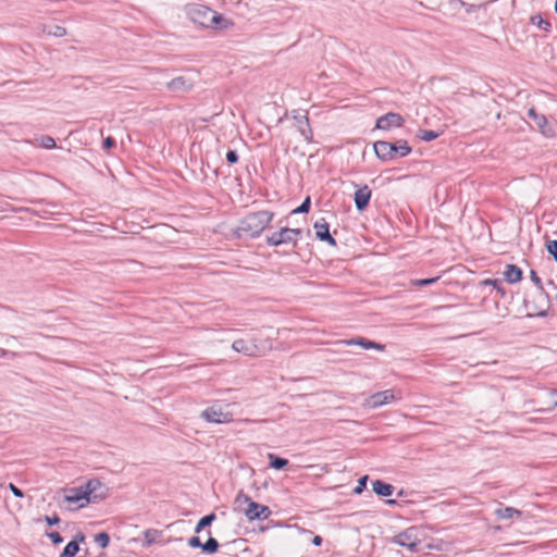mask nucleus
I'll return each mask as SVG.
<instances>
[{
    "label": "nucleus",
    "mask_w": 557,
    "mask_h": 557,
    "mask_svg": "<svg viewBox=\"0 0 557 557\" xmlns=\"http://www.w3.org/2000/svg\"><path fill=\"white\" fill-rule=\"evenodd\" d=\"M423 532L417 527H410L403 532L396 534L392 539V543L405 547L410 553H416L420 549L422 543Z\"/></svg>",
    "instance_id": "obj_5"
},
{
    "label": "nucleus",
    "mask_w": 557,
    "mask_h": 557,
    "mask_svg": "<svg viewBox=\"0 0 557 557\" xmlns=\"http://www.w3.org/2000/svg\"><path fill=\"white\" fill-rule=\"evenodd\" d=\"M78 550H79L78 542L77 541H71L64 547V549L61 553L60 557H74L78 553Z\"/></svg>",
    "instance_id": "obj_21"
},
{
    "label": "nucleus",
    "mask_w": 557,
    "mask_h": 557,
    "mask_svg": "<svg viewBox=\"0 0 557 557\" xmlns=\"http://www.w3.org/2000/svg\"><path fill=\"white\" fill-rule=\"evenodd\" d=\"M310 209V198L307 197L305 199V201L301 203V206H299L298 208L294 209L292 211L293 214H296V213H307Z\"/></svg>",
    "instance_id": "obj_31"
},
{
    "label": "nucleus",
    "mask_w": 557,
    "mask_h": 557,
    "mask_svg": "<svg viewBox=\"0 0 557 557\" xmlns=\"http://www.w3.org/2000/svg\"><path fill=\"white\" fill-rule=\"evenodd\" d=\"M84 490L88 497V504L104 499L108 493V488L97 479L89 480Z\"/></svg>",
    "instance_id": "obj_10"
},
{
    "label": "nucleus",
    "mask_w": 557,
    "mask_h": 557,
    "mask_svg": "<svg viewBox=\"0 0 557 557\" xmlns=\"http://www.w3.org/2000/svg\"><path fill=\"white\" fill-rule=\"evenodd\" d=\"M268 457L270 459V466L276 470L283 469L288 463L287 459L277 457L274 454H269Z\"/></svg>",
    "instance_id": "obj_23"
},
{
    "label": "nucleus",
    "mask_w": 557,
    "mask_h": 557,
    "mask_svg": "<svg viewBox=\"0 0 557 557\" xmlns=\"http://www.w3.org/2000/svg\"><path fill=\"white\" fill-rule=\"evenodd\" d=\"M226 160L230 162V163H236L237 160H238V157H237V153L236 151L234 150H231L226 153Z\"/></svg>",
    "instance_id": "obj_38"
},
{
    "label": "nucleus",
    "mask_w": 557,
    "mask_h": 557,
    "mask_svg": "<svg viewBox=\"0 0 557 557\" xmlns=\"http://www.w3.org/2000/svg\"><path fill=\"white\" fill-rule=\"evenodd\" d=\"M484 284L497 286L499 284V281H497V280H485Z\"/></svg>",
    "instance_id": "obj_43"
},
{
    "label": "nucleus",
    "mask_w": 557,
    "mask_h": 557,
    "mask_svg": "<svg viewBox=\"0 0 557 557\" xmlns=\"http://www.w3.org/2000/svg\"><path fill=\"white\" fill-rule=\"evenodd\" d=\"M453 5H459L466 9L467 13L474 12L479 7L475 4H468L463 2L462 0H451L450 1Z\"/></svg>",
    "instance_id": "obj_28"
},
{
    "label": "nucleus",
    "mask_w": 557,
    "mask_h": 557,
    "mask_svg": "<svg viewBox=\"0 0 557 557\" xmlns=\"http://www.w3.org/2000/svg\"><path fill=\"white\" fill-rule=\"evenodd\" d=\"M63 499L67 504H75L76 508H84L88 505L84 486L66 490Z\"/></svg>",
    "instance_id": "obj_11"
},
{
    "label": "nucleus",
    "mask_w": 557,
    "mask_h": 557,
    "mask_svg": "<svg viewBox=\"0 0 557 557\" xmlns=\"http://www.w3.org/2000/svg\"><path fill=\"white\" fill-rule=\"evenodd\" d=\"M404 123V119L401 115L397 113L389 112L376 121V128L388 131L394 127H400Z\"/></svg>",
    "instance_id": "obj_12"
},
{
    "label": "nucleus",
    "mask_w": 557,
    "mask_h": 557,
    "mask_svg": "<svg viewBox=\"0 0 557 557\" xmlns=\"http://www.w3.org/2000/svg\"><path fill=\"white\" fill-rule=\"evenodd\" d=\"M348 345H359L366 349H370V348H375V349H379V350H382L383 349V346L375 343V342H371V341H368V339H364V338H359V339H351V341H348L347 342Z\"/></svg>",
    "instance_id": "obj_20"
},
{
    "label": "nucleus",
    "mask_w": 557,
    "mask_h": 557,
    "mask_svg": "<svg viewBox=\"0 0 557 557\" xmlns=\"http://www.w3.org/2000/svg\"><path fill=\"white\" fill-rule=\"evenodd\" d=\"M4 354L5 351L2 348H0V357L4 356Z\"/></svg>",
    "instance_id": "obj_47"
},
{
    "label": "nucleus",
    "mask_w": 557,
    "mask_h": 557,
    "mask_svg": "<svg viewBox=\"0 0 557 557\" xmlns=\"http://www.w3.org/2000/svg\"><path fill=\"white\" fill-rule=\"evenodd\" d=\"M232 348L242 352L246 356H259L264 355L267 351L273 349V344L271 338H267L264 343L256 344V339H236L232 344Z\"/></svg>",
    "instance_id": "obj_6"
},
{
    "label": "nucleus",
    "mask_w": 557,
    "mask_h": 557,
    "mask_svg": "<svg viewBox=\"0 0 557 557\" xmlns=\"http://www.w3.org/2000/svg\"><path fill=\"white\" fill-rule=\"evenodd\" d=\"M160 230H161V231H163V232H165V233L172 232V228H171V227H169L168 225H162V226H160Z\"/></svg>",
    "instance_id": "obj_46"
},
{
    "label": "nucleus",
    "mask_w": 557,
    "mask_h": 557,
    "mask_svg": "<svg viewBox=\"0 0 557 557\" xmlns=\"http://www.w3.org/2000/svg\"><path fill=\"white\" fill-rule=\"evenodd\" d=\"M39 141H40L39 145L42 148L51 149V148L55 147V140L52 137H50V136H42L39 139Z\"/></svg>",
    "instance_id": "obj_29"
},
{
    "label": "nucleus",
    "mask_w": 557,
    "mask_h": 557,
    "mask_svg": "<svg viewBox=\"0 0 557 557\" xmlns=\"http://www.w3.org/2000/svg\"><path fill=\"white\" fill-rule=\"evenodd\" d=\"M304 121L306 124L308 123V119L306 116H304Z\"/></svg>",
    "instance_id": "obj_50"
},
{
    "label": "nucleus",
    "mask_w": 557,
    "mask_h": 557,
    "mask_svg": "<svg viewBox=\"0 0 557 557\" xmlns=\"http://www.w3.org/2000/svg\"><path fill=\"white\" fill-rule=\"evenodd\" d=\"M368 476L364 475L358 480V485L355 487L354 492L356 494L362 493V491L366 488Z\"/></svg>",
    "instance_id": "obj_33"
},
{
    "label": "nucleus",
    "mask_w": 557,
    "mask_h": 557,
    "mask_svg": "<svg viewBox=\"0 0 557 557\" xmlns=\"http://www.w3.org/2000/svg\"><path fill=\"white\" fill-rule=\"evenodd\" d=\"M495 513L499 519H520L522 516L520 510L512 507L498 508Z\"/></svg>",
    "instance_id": "obj_18"
},
{
    "label": "nucleus",
    "mask_w": 557,
    "mask_h": 557,
    "mask_svg": "<svg viewBox=\"0 0 557 557\" xmlns=\"http://www.w3.org/2000/svg\"><path fill=\"white\" fill-rule=\"evenodd\" d=\"M95 542L101 547L106 548L109 545L110 537L106 532L98 533L95 536Z\"/></svg>",
    "instance_id": "obj_27"
},
{
    "label": "nucleus",
    "mask_w": 557,
    "mask_h": 557,
    "mask_svg": "<svg viewBox=\"0 0 557 557\" xmlns=\"http://www.w3.org/2000/svg\"><path fill=\"white\" fill-rule=\"evenodd\" d=\"M300 228L282 227L267 237L270 246H280L284 244H296L300 236Z\"/></svg>",
    "instance_id": "obj_7"
},
{
    "label": "nucleus",
    "mask_w": 557,
    "mask_h": 557,
    "mask_svg": "<svg viewBox=\"0 0 557 557\" xmlns=\"http://www.w3.org/2000/svg\"><path fill=\"white\" fill-rule=\"evenodd\" d=\"M84 539H85V537H84V535H81V536L78 537V541L83 542V541H84Z\"/></svg>",
    "instance_id": "obj_49"
},
{
    "label": "nucleus",
    "mask_w": 557,
    "mask_h": 557,
    "mask_svg": "<svg viewBox=\"0 0 557 557\" xmlns=\"http://www.w3.org/2000/svg\"><path fill=\"white\" fill-rule=\"evenodd\" d=\"M193 87L191 82L186 79L183 76H178L173 78L171 82L168 83V88L175 92H184L190 90Z\"/></svg>",
    "instance_id": "obj_16"
},
{
    "label": "nucleus",
    "mask_w": 557,
    "mask_h": 557,
    "mask_svg": "<svg viewBox=\"0 0 557 557\" xmlns=\"http://www.w3.org/2000/svg\"><path fill=\"white\" fill-rule=\"evenodd\" d=\"M400 398L401 394L399 391L386 389L371 395L366 399L364 406L371 409H375Z\"/></svg>",
    "instance_id": "obj_8"
},
{
    "label": "nucleus",
    "mask_w": 557,
    "mask_h": 557,
    "mask_svg": "<svg viewBox=\"0 0 557 557\" xmlns=\"http://www.w3.org/2000/svg\"><path fill=\"white\" fill-rule=\"evenodd\" d=\"M46 521L48 522V524L52 525V524L59 523L60 520L57 516H53V517H46Z\"/></svg>",
    "instance_id": "obj_41"
},
{
    "label": "nucleus",
    "mask_w": 557,
    "mask_h": 557,
    "mask_svg": "<svg viewBox=\"0 0 557 557\" xmlns=\"http://www.w3.org/2000/svg\"><path fill=\"white\" fill-rule=\"evenodd\" d=\"M528 116L531 117L540 132L546 136L549 137L553 134L552 128L548 126L547 120L544 115L539 114L534 108L529 109Z\"/></svg>",
    "instance_id": "obj_14"
},
{
    "label": "nucleus",
    "mask_w": 557,
    "mask_h": 557,
    "mask_svg": "<svg viewBox=\"0 0 557 557\" xmlns=\"http://www.w3.org/2000/svg\"><path fill=\"white\" fill-rule=\"evenodd\" d=\"M437 280H438V277L417 280L413 282V284L419 285V286H426V285L435 283Z\"/></svg>",
    "instance_id": "obj_36"
},
{
    "label": "nucleus",
    "mask_w": 557,
    "mask_h": 557,
    "mask_svg": "<svg viewBox=\"0 0 557 557\" xmlns=\"http://www.w3.org/2000/svg\"><path fill=\"white\" fill-rule=\"evenodd\" d=\"M268 337L261 338V337L252 336L250 339H256V344H260V343H264V341Z\"/></svg>",
    "instance_id": "obj_45"
},
{
    "label": "nucleus",
    "mask_w": 557,
    "mask_h": 557,
    "mask_svg": "<svg viewBox=\"0 0 557 557\" xmlns=\"http://www.w3.org/2000/svg\"><path fill=\"white\" fill-rule=\"evenodd\" d=\"M313 227L318 239L327 242L331 246H336V240L331 236L329 224L324 220L315 222Z\"/></svg>",
    "instance_id": "obj_15"
},
{
    "label": "nucleus",
    "mask_w": 557,
    "mask_h": 557,
    "mask_svg": "<svg viewBox=\"0 0 557 557\" xmlns=\"http://www.w3.org/2000/svg\"><path fill=\"white\" fill-rule=\"evenodd\" d=\"M48 536L54 544H59L63 541L62 536L58 532H51Z\"/></svg>",
    "instance_id": "obj_37"
},
{
    "label": "nucleus",
    "mask_w": 557,
    "mask_h": 557,
    "mask_svg": "<svg viewBox=\"0 0 557 557\" xmlns=\"http://www.w3.org/2000/svg\"><path fill=\"white\" fill-rule=\"evenodd\" d=\"M531 280L536 284V285H540L541 284V280L540 277L536 275V273L534 271H531Z\"/></svg>",
    "instance_id": "obj_42"
},
{
    "label": "nucleus",
    "mask_w": 557,
    "mask_h": 557,
    "mask_svg": "<svg viewBox=\"0 0 557 557\" xmlns=\"http://www.w3.org/2000/svg\"><path fill=\"white\" fill-rule=\"evenodd\" d=\"M419 137L424 141H431L438 137V134L434 131H420Z\"/></svg>",
    "instance_id": "obj_30"
},
{
    "label": "nucleus",
    "mask_w": 557,
    "mask_h": 557,
    "mask_svg": "<svg viewBox=\"0 0 557 557\" xmlns=\"http://www.w3.org/2000/svg\"><path fill=\"white\" fill-rule=\"evenodd\" d=\"M9 488L13 493L14 496H16V497L24 496L23 492L20 488H17L13 483L9 484Z\"/></svg>",
    "instance_id": "obj_39"
},
{
    "label": "nucleus",
    "mask_w": 557,
    "mask_h": 557,
    "mask_svg": "<svg viewBox=\"0 0 557 557\" xmlns=\"http://www.w3.org/2000/svg\"><path fill=\"white\" fill-rule=\"evenodd\" d=\"M159 535H160V532L158 530H153V529L146 530L144 532V539H145L144 546L145 547L150 546L152 543H154L157 541Z\"/></svg>",
    "instance_id": "obj_24"
},
{
    "label": "nucleus",
    "mask_w": 557,
    "mask_h": 557,
    "mask_svg": "<svg viewBox=\"0 0 557 557\" xmlns=\"http://www.w3.org/2000/svg\"><path fill=\"white\" fill-rule=\"evenodd\" d=\"M201 418L211 423H228L232 413L219 405L211 406L201 412Z\"/></svg>",
    "instance_id": "obj_9"
},
{
    "label": "nucleus",
    "mask_w": 557,
    "mask_h": 557,
    "mask_svg": "<svg viewBox=\"0 0 557 557\" xmlns=\"http://www.w3.org/2000/svg\"><path fill=\"white\" fill-rule=\"evenodd\" d=\"M322 470H324L325 472H327V471H329L327 466H323V467H322Z\"/></svg>",
    "instance_id": "obj_48"
},
{
    "label": "nucleus",
    "mask_w": 557,
    "mask_h": 557,
    "mask_svg": "<svg viewBox=\"0 0 557 557\" xmlns=\"http://www.w3.org/2000/svg\"><path fill=\"white\" fill-rule=\"evenodd\" d=\"M322 542V539L320 536H314L313 540H312V543L315 545V546H319Z\"/></svg>",
    "instance_id": "obj_44"
},
{
    "label": "nucleus",
    "mask_w": 557,
    "mask_h": 557,
    "mask_svg": "<svg viewBox=\"0 0 557 557\" xmlns=\"http://www.w3.org/2000/svg\"><path fill=\"white\" fill-rule=\"evenodd\" d=\"M504 277L510 284L518 283L522 277V271L513 264H508L504 271Z\"/></svg>",
    "instance_id": "obj_17"
},
{
    "label": "nucleus",
    "mask_w": 557,
    "mask_h": 557,
    "mask_svg": "<svg viewBox=\"0 0 557 557\" xmlns=\"http://www.w3.org/2000/svg\"><path fill=\"white\" fill-rule=\"evenodd\" d=\"M186 13L193 23L208 29L223 30L233 26L228 18L200 3L188 4Z\"/></svg>",
    "instance_id": "obj_1"
},
{
    "label": "nucleus",
    "mask_w": 557,
    "mask_h": 557,
    "mask_svg": "<svg viewBox=\"0 0 557 557\" xmlns=\"http://www.w3.org/2000/svg\"><path fill=\"white\" fill-rule=\"evenodd\" d=\"M554 406L557 407V400L555 401Z\"/></svg>",
    "instance_id": "obj_51"
},
{
    "label": "nucleus",
    "mask_w": 557,
    "mask_h": 557,
    "mask_svg": "<svg viewBox=\"0 0 557 557\" xmlns=\"http://www.w3.org/2000/svg\"><path fill=\"white\" fill-rule=\"evenodd\" d=\"M219 543L215 539L209 537L206 543L202 544V552L207 554H214L218 552Z\"/></svg>",
    "instance_id": "obj_26"
},
{
    "label": "nucleus",
    "mask_w": 557,
    "mask_h": 557,
    "mask_svg": "<svg viewBox=\"0 0 557 557\" xmlns=\"http://www.w3.org/2000/svg\"><path fill=\"white\" fill-rule=\"evenodd\" d=\"M113 146H114V140H113V138H111V137H107V138L104 139V141H103V148H104V149H110V148H111V147H113Z\"/></svg>",
    "instance_id": "obj_40"
},
{
    "label": "nucleus",
    "mask_w": 557,
    "mask_h": 557,
    "mask_svg": "<svg viewBox=\"0 0 557 557\" xmlns=\"http://www.w3.org/2000/svg\"><path fill=\"white\" fill-rule=\"evenodd\" d=\"M273 214L269 211H259L245 216L237 226L239 236H258L271 222Z\"/></svg>",
    "instance_id": "obj_2"
},
{
    "label": "nucleus",
    "mask_w": 557,
    "mask_h": 557,
    "mask_svg": "<svg viewBox=\"0 0 557 557\" xmlns=\"http://www.w3.org/2000/svg\"><path fill=\"white\" fill-rule=\"evenodd\" d=\"M49 34L55 37H62L66 34V32L65 28L62 26H53V29L49 30Z\"/></svg>",
    "instance_id": "obj_34"
},
{
    "label": "nucleus",
    "mask_w": 557,
    "mask_h": 557,
    "mask_svg": "<svg viewBox=\"0 0 557 557\" xmlns=\"http://www.w3.org/2000/svg\"><path fill=\"white\" fill-rule=\"evenodd\" d=\"M235 509L243 512L249 521L265 520L270 517L271 510L268 506L260 505L246 495L239 492L235 498Z\"/></svg>",
    "instance_id": "obj_3"
},
{
    "label": "nucleus",
    "mask_w": 557,
    "mask_h": 557,
    "mask_svg": "<svg viewBox=\"0 0 557 557\" xmlns=\"http://www.w3.org/2000/svg\"><path fill=\"white\" fill-rule=\"evenodd\" d=\"M547 251L554 257L557 261V240H549L546 245Z\"/></svg>",
    "instance_id": "obj_32"
},
{
    "label": "nucleus",
    "mask_w": 557,
    "mask_h": 557,
    "mask_svg": "<svg viewBox=\"0 0 557 557\" xmlns=\"http://www.w3.org/2000/svg\"><path fill=\"white\" fill-rule=\"evenodd\" d=\"M202 544L200 542V539L198 536H193L188 540V545L193 548H201L202 549Z\"/></svg>",
    "instance_id": "obj_35"
},
{
    "label": "nucleus",
    "mask_w": 557,
    "mask_h": 557,
    "mask_svg": "<svg viewBox=\"0 0 557 557\" xmlns=\"http://www.w3.org/2000/svg\"><path fill=\"white\" fill-rule=\"evenodd\" d=\"M374 152L382 161H389L397 157H405L411 152V148L406 140H398L396 143H388L379 140L373 146Z\"/></svg>",
    "instance_id": "obj_4"
},
{
    "label": "nucleus",
    "mask_w": 557,
    "mask_h": 557,
    "mask_svg": "<svg viewBox=\"0 0 557 557\" xmlns=\"http://www.w3.org/2000/svg\"><path fill=\"white\" fill-rule=\"evenodd\" d=\"M215 518L216 517L214 513H210L201 518L196 524L195 532L200 533L205 528L209 527L215 520Z\"/></svg>",
    "instance_id": "obj_22"
},
{
    "label": "nucleus",
    "mask_w": 557,
    "mask_h": 557,
    "mask_svg": "<svg viewBox=\"0 0 557 557\" xmlns=\"http://www.w3.org/2000/svg\"><path fill=\"white\" fill-rule=\"evenodd\" d=\"M531 23L545 32L550 30V23L544 20L541 15H533L531 17Z\"/></svg>",
    "instance_id": "obj_25"
},
{
    "label": "nucleus",
    "mask_w": 557,
    "mask_h": 557,
    "mask_svg": "<svg viewBox=\"0 0 557 557\" xmlns=\"http://www.w3.org/2000/svg\"><path fill=\"white\" fill-rule=\"evenodd\" d=\"M373 491L381 496H391L394 492V486L376 480L372 483Z\"/></svg>",
    "instance_id": "obj_19"
},
{
    "label": "nucleus",
    "mask_w": 557,
    "mask_h": 557,
    "mask_svg": "<svg viewBox=\"0 0 557 557\" xmlns=\"http://www.w3.org/2000/svg\"><path fill=\"white\" fill-rule=\"evenodd\" d=\"M371 189L368 187V185H363L362 187L358 188L354 195V201L356 205V208L359 211H363L371 199Z\"/></svg>",
    "instance_id": "obj_13"
}]
</instances>
